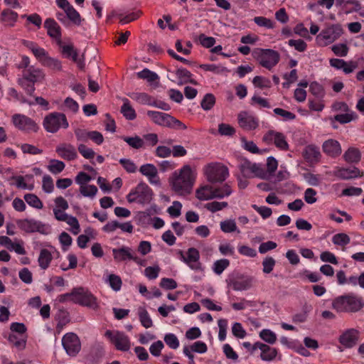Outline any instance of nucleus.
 Segmentation results:
<instances>
[{"label":"nucleus","mask_w":364,"mask_h":364,"mask_svg":"<svg viewBox=\"0 0 364 364\" xmlns=\"http://www.w3.org/2000/svg\"><path fill=\"white\" fill-rule=\"evenodd\" d=\"M195 176L188 165L183 166L180 170L173 173L169 183L172 190L179 196H186L191 192Z\"/></svg>","instance_id":"f257e3e1"},{"label":"nucleus","mask_w":364,"mask_h":364,"mask_svg":"<svg viewBox=\"0 0 364 364\" xmlns=\"http://www.w3.org/2000/svg\"><path fill=\"white\" fill-rule=\"evenodd\" d=\"M332 305L338 312L355 313L363 308L364 301L356 294H348L336 298Z\"/></svg>","instance_id":"f03ea898"},{"label":"nucleus","mask_w":364,"mask_h":364,"mask_svg":"<svg viewBox=\"0 0 364 364\" xmlns=\"http://www.w3.org/2000/svg\"><path fill=\"white\" fill-rule=\"evenodd\" d=\"M343 33L339 23L328 25L316 37V43L320 47H326L337 41Z\"/></svg>","instance_id":"7ed1b4c3"},{"label":"nucleus","mask_w":364,"mask_h":364,"mask_svg":"<svg viewBox=\"0 0 364 364\" xmlns=\"http://www.w3.org/2000/svg\"><path fill=\"white\" fill-rule=\"evenodd\" d=\"M153 196L152 189L146 183L140 182L127 194V200L130 203L145 205L151 201Z\"/></svg>","instance_id":"20e7f679"},{"label":"nucleus","mask_w":364,"mask_h":364,"mask_svg":"<svg viewBox=\"0 0 364 364\" xmlns=\"http://www.w3.org/2000/svg\"><path fill=\"white\" fill-rule=\"evenodd\" d=\"M43 126L46 132L54 134L60 129H67L69 123L65 114L54 112L44 117Z\"/></svg>","instance_id":"39448f33"},{"label":"nucleus","mask_w":364,"mask_h":364,"mask_svg":"<svg viewBox=\"0 0 364 364\" xmlns=\"http://www.w3.org/2000/svg\"><path fill=\"white\" fill-rule=\"evenodd\" d=\"M255 58L264 68L271 70L280 60L279 53L272 49L258 48L254 52Z\"/></svg>","instance_id":"423d86ee"},{"label":"nucleus","mask_w":364,"mask_h":364,"mask_svg":"<svg viewBox=\"0 0 364 364\" xmlns=\"http://www.w3.org/2000/svg\"><path fill=\"white\" fill-rule=\"evenodd\" d=\"M105 336L117 350L127 352L131 348L129 337L124 332L117 330H107Z\"/></svg>","instance_id":"0eeeda50"},{"label":"nucleus","mask_w":364,"mask_h":364,"mask_svg":"<svg viewBox=\"0 0 364 364\" xmlns=\"http://www.w3.org/2000/svg\"><path fill=\"white\" fill-rule=\"evenodd\" d=\"M74 304L87 307L92 310H97L100 306L97 297L87 289L83 287L75 288Z\"/></svg>","instance_id":"6e6552de"},{"label":"nucleus","mask_w":364,"mask_h":364,"mask_svg":"<svg viewBox=\"0 0 364 364\" xmlns=\"http://www.w3.org/2000/svg\"><path fill=\"white\" fill-rule=\"evenodd\" d=\"M205 174L211 183L223 182L228 177L229 171L226 166L220 163H211L205 168Z\"/></svg>","instance_id":"1a4fd4ad"},{"label":"nucleus","mask_w":364,"mask_h":364,"mask_svg":"<svg viewBox=\"0 0 364 364\" xmlns=\"http://www.w3.org/2000/svg\"><path fill=\"white\" fill-rule=\"evenodd\" d=\"M262 141L267 145H274L281 151H287L289 149L287 136L284 134L274 129L267 131L263 135Z\"/></svg>","instance_id":"9d476101"},{"label":"nucleus","mask_w":364,"mask_h":364,"mask_svg":"<svg viewBox=\"0 0 364 364\" xmlns=\"http://www.w3.org/2000/svg\"><path fill=\"white\" fill-rule=\"evenodd\" d=\"M11 122L17 129L26 132H37L39 127L31 117L23 114H14L11 117Z\"/></svg>","instance_id":"9b49d317"},{"label":"nucleus","mask_w":364,"mask_h":364,"mask_svg":"<svg viewBox=\"0 0 364 364\" xmlns=\"http://www.w3.org/2000/svg\"><path fill=\"white\" fill-rule=\"evenodd\" d=\"M62 346L70 357H75L81 350V341L75 333H67L62 338Z\"/></svg>","instance_id":"f8f14e48"},{"label":"nucleus","mask_w":364,"mask_h":364,"mask_svg":"<svg viewBox=\"0 0 364 364\" xmlns=\"http://www.w3.org/2000/svg\"><path fill=\"white\" fill-rule=\"evenodd\" d=\"M237 121L240 127L245 130H255L259 127V119L248 113L247 112H240L237 115Z\"/></svg>","instance_id":"ddd939ff"},{"label":"nucleus","mask_w":364,"mask_h":364,"mask_svg":"<svg viewBox=\"0 0 364 364\" xmlns=\"http://www.w3.org/2000/svg\"><path fill=\"white\" fill-rule=\"evenodd\" d=\"M59 255V252L53 246L41 250L38 258V265L42 270H46L53 259Z\"/></svg>","instance_id":"4468645a"},{"label":"nucleus","mask_w":364,"mask_h":364,"mask_svg":"<svg viewBox=\"0 0 364 364\" xmlns=\"http://www.w3.org/2000/svg\"><path fill=\"white\" fill-rule=\"evenodd\" d=\"M331 174L341 180H350L360 176V170L356 167H339L336 166L331 172Z\"/></svg>","instance_id":"2eb2a0df"},{"label":"nucleus","mask_w":364,"mask_h":364,"mask_svg":"<svg viewBox=\"0 0 364 364\" xmlns=\"http://www.w3.org/2000/svg\"><path fill=\"white\" fill-rule=\"evenodd\" d=\"M55 152L61 159L66 161H73L77 158L75 147L69 143H61L55 148Z\"/></svg>","instance_id":"dca6fc26"},{"label":"nucleus","mask_w":364,"mask_h":364,"mask_svg":"<svg viewBox=\"0 0 364 364\" xmlns=\"http://www.w3.org/2000/svg\"><path fill=\"white\" fill-rule=\"evenodd\" d=\"M112 255L114 259L118 262L133 260L137 263H139L141 261V259L134 255V252L132 248L126 246H123L117 249H113Z\"/></svg>","instance_id":"f3484780"},{"label":"nucleus","mask_w":364,"mask_h":364,"mask_svg":"<svg viewBox=\"0 0 364 364\" xmlns=\"http://www.w3.org/2000/svg\"><path fill=\"white\" fill-rule=\"evenodd\" d=\"M329 64L336 70H342L345 74L352 73L358 66V63L356 61H345L340 58L330 59Z\"/></svg>","instance_id":"a211bd4d"},{"label":"nucleus","mask_w":364,"mask_h":364,"mask_svg":"<svg viewBox=\"0 0 364 364\" xmlns=\"http://www.w3.org/2000/svg\"><path fill=\"white\" fill-rule=\"evenodd\" d=\"M140 173L146 176L149 182L154 186H160L161 181L156 167L152 164H146L140 166Z\"/></svg>","instance_id":"6ab92c4d"},{"label":"nucleus","mask_w":364,"mask_h":364,"mask_svg":"<svg viewBox=\"0 0 364 364\" xmlns=\"http://www.w3.org/2000/svg\"><path fill=\"white\" fill-rule=\"evenodd\" d=\"M360 332L355 328L345 331L339 337V342L345 348L353 347L358 342Z\"/></svg>","instance_id":"aec40b11"},{"label":"nucleus","mask_w":364,"mask_h":364,"mask_svg":"<svg viewBox=\"0 0 364 364\" xmlns=\"http://www.w3.org/2000/svg\"><path fill=\"white\" fill-rule=\"evenodd\" d=\"M18 228L26 232H42L45 227L41 221L35 219H23L17 222Z\"/></svg>","instance_id":"412c9836"},{"label":"nucleus","mask_w":364,"mask_h":364,"mask_svg":"<svg viewBox=\"0 0 364 364\" xmlns=\"http://www.w3.org/2000/svg\"><path fill=\"white\" fill-rule=\"evenodd\" d=\"M241 171L245 176L252 177L258 176L262 178L266 177V174L260 165L252 164L245 161L241 165Z\"/></svg>","instance_id":"4be33fe9"},{"label":"nucleus","mask_w":364,"mask_h":364,"mask_svg":"<svg viewBox=\"0 0 364 364\" xmlns=\"http://www.w3.org/2000/svg\"><path fill=\"white\" fill-rule=\"evenodd\" d=\"M147 116L153 121L154 123L164 127H171L173 117L168 114L149 110L147 112Z\"/></svg>","instance_id":"5701e85b"},{"label":"nucleus","mask_w":364,"mask_h":364,"mask_svg":"<svg viewBox=\"0 0 364 364\" xmlns=\"http://www.w3.org/2000/svg\"><path fill=\"white\" fill-rule=\"evenodd\" d=\"M322 149L326 155L331 158L338 157L342 152L341 144L333 139L325 141L322 144Z\"/></svg>","instance_id":"b1692460"},{"label":"nucleus","mask_w":364,"mask_h":364,"mask_svg":"<svg viewBox=\"0 0 364 364\" xmlns=\"http://www.w3.org/2000/svg\"><path fill=\"white\" fill-rule=\"evenodd\" d=\"M44 27L47 30V34L53 39L56 43H60L61 39V28L53 18H47L44 22Z\"/></svg>","instance_id":"393cba45"},{"label":"nucleus","mask_w":364,"mask_h":364,"mask_svg":"<svg viewBox=\"0 0 364 364\" xmlns=\"http://www.w3.org/2000/svg\"><path fill=\"white\" fill-rule=\"evenodd\" d=\"M257 347L260 350V359L265 362H272L275 360L279 353L277 348L271 347L269 345L262 342H260L257 345Z\"/></svg>","instance_id":"a878e982"},{"label":"nucleus","mask_w":364,"mask_h":364,"mask_svg":"<svg viewBox=\"0 0 364 364\" xmlns=\"http://www.w3.org/2000/svg\"><path fill=\"white\" fill-rule=\"evenodd\" d=\"M303 156L307 162L316 164L321 160V154L317 146L309 144L306 146L304 149Z\"/></svg>","instance_id":"bb28decb"},{"label":"nucleus","mask_w":364,"mask_h":364,"mask_svg":"<svg viewBox=\"0 0 364 364\" xmlns=\"http://www.w3.org/2000/svg\"><path fill=\"white\" fill-rule=\"evenodd\" d=\"M338 282L339 284H348L353 287L359 286L364 288V274L350 275L346 277V274H337Z\"/></svg>","instance_id":"cd10ccee"},{"label":"nucleus","mask_w":364,"mask_h":364,"mask_svg":"<svg viewBox=\"0 0 364 364\" xmlns=\"http://www.w3.org/2000/svg\"><path fill=\"white\" fill-rule=\"evenodd\" d=\"M57 44L60 47V51L64 57L71 58L74 62H77L78 54L72 43L65 44L61 40L60 43Z\"/></svg>","instance_id":"c85d7f7f"},{"label":"nucleus","mask_w":364,"mask_h":364,"mask_svg":"<svg viewBox=\"0 0 364 364\" xmlns=\"http://www.w3.org/2000/svg\"><path fill=\"white\" fill-rule=\"evenodd\" d=\"M18 15L11 9H5L1 12V21L5 26L14 27L18 20Z\"/></svg>","instance_id":"c756f323"},{"label":"nucleus","mask_w":364,"mask_h":364,"mask_svg":"<svg viewBox=\"0 0 364 364\" xmlns=\"http://www.w3.org/2000/svg\"><path fill=\"white\" fill-rule=\"evenodd\" d=\"M200 255L197 249L194 247L189 248L183 257L185 262L192 268L196 269L198 266Z\"/></svg>","instance_id":"7c9ffc66"},{"label":"nucleus","mask_w":364,"mask_h":364,"mask_svg":"<svg viewBox=\"0 0 364 364\" xmlns=\"http://www.w3.org/2000/svg\"><path fill=\"white\" fill-rule=\"evenodd\" d=\"M175 75L178 80V85H183L186 83H191L193 85L197 84L196 81L192 78L191 73L186 68H178L175 73Z\"/></svg>","instance_id":"2f4dec72"},{"label":"nucleus","mask_w":364,"mask_h":364,"mask_svg":"<svg viewBox=\"0 0 364 364\" xmlns=\"http://www.w3.org/2000/svg\"><path fill=\"white\" fill-rule=\"evenodd\" d=\"M128 96L134 100L136 102L144 105L151 106L154 105V97L145 92H132L128 94Z\"/></svg>","instance_id":"473e14b6"},{"label":"nucleus","mask_w":364,"mask_h":364,"mask_svg":"<svg viewBox=\"0 0 364 364\" xmlns=\"http://www.w3.org/2000/svg\"><path fill=\"white\" fill-rule=\"evenodd\" d=\"M8 341L16 349L22 350L26 348L27 336L26 335H18L12 333L9 335Z\"/></svg>","instance_id":"72a5a7b5"},{"label":"nucleus","mask_w":364,"mask_h":364,"mask_svg":"<svg viewBox=\"0 0 364 364\" xmlns=\"http://www.w3.org/2000/svg\"><path fill=\"white\" fill-rule=\"evenodd\" d=\"M196 197L200 200L214 199L213 187L210 185L200 187L196 191Z\"/></svg>","instance_id":"f704fd0d"},{"label":"nucleus","mask_w":364,"mask_h":364,"mask_svg":"<svg viewBox=\"0 0 364 364\" xmlns=\"http://www.w3.org/2000/svg\"><path fill=\"white\" fill-rule=\"evenodd\" d=\"M65 285L64 279L60 276H52L48 283L44 284L45 289L50 293L55 289L63 287Z\"/></svg>","instance_id":"c9c22d12"},{"label":"nucleus","mask_w":364,"mask_h":364,"mask_svg":"<svg viewBox=\"0 0 364 364\" xmlns=\"http://www.w3.org/2000/svg\"><path fill=\"white\" fill-rule=\"evenodd\" d=\"M343 159L347 163L357 164L361 159V152L355 147H350L345 151Z\"/></svg>","instance_id":"e433bc0d"},{"label":"nucleus","mask_w":364,"mask_h":364,"mask_svg":"<svg viewBox=\"0 0 364 364\" xmlns=\"http://www.w3.org/2000/svg\"><path fill=\"white\" fill-rule=\"evenodd\" d=\"M122 101L123 105L121 107L122 114L127 119H134L136 117V112L134 109L132 107L129 100L127 98H124Z\"/></svg>","instance_id":"4c0bfd02"},{"label":"nucleus","mask_w":364,"mask_h":364,"mask_svg":"<svg viewBox=\"0 0 364 364\" xmlns=\"http://www.w3.org/2000/svg\"><path fill=\"white\" fill-rule=\"evenodd\" d=\"M259 337L267 345H273L277 341V334L269 328H264L260 331L259 333Z\"/></svg>","instance_id":"58836bf2"},{"label":"nucleus","mask_w":364,"mask_h":364,"mask_svg":"<svg viewBox=\"0 0 364 364\" xmlns=\"http://www.w3.org/2000/svg\"><path fill=\"white\" fill-rule=\"evenodd\" d=\"M41 65L54 72H59L63 69L62 62L59 59L52 58L50 55L44 60Z\"/></svg>","instance_id":"ea45409f"},{"label":"nucleus","mask_w":364,"mask_h":364,"mask_svg":"<svg viewBox=\"0 0 364 364\" xmlns=\"http://www.w3.org/2000/svg\"><path fill=\"white\" fill-rule=\"evenodd\" d=\"M220 230L224 233H232L237 232L240 233V231L238 230L236 222L233 219H228L223 220L220 223Z\"/></svg>","instance_id":"a19ab883"},{"label":"nucleus","mask_w":364,"mask_h":364,"mask_svg":"<svg viewBox=\"0 0 364 364\" xmlns=\"http://www.w3.org/2000/svg\"><path fill=\"white\" fill-rule=\"evenodd\" d=\"M138 316H139V321H140L141 325L144 328H149L153 326L152 320H151L148 311H146V309L144 307L140 306L138 309Z\"/></svg>","instance_id":"79ce46f5"},{"label":"nucleus","mask_w":364,"mask_h":364,"mask_svg":"<svg viewBox=\"0 0 364 364\" xmlns=\"http://www.w3.org/2000/svg\"><path fill=\"white\" fill-rule=\"evenodd\" d=\"M65 164L63 161L58 159H50L47 166V169L51 173L57 175L61 173L65 169Z\"/></svg>","instance_id":"37998d69"},{"label":"nucleus","mask_w":364,"mask_h":364,"mask_svg":"<svg viewBox=\"0 0 364 364\" xmlns=\"http://www.w3.org/2000/svg\"><path fill=\"white\" fill-rule=\"evenodd\" d=\"M25 201L32 208L41 210L43 204L40 198L33 193H26L24 195Z\"/></svg>","instance_id":"c03bdc74"},{"label":"nucleus","mask_w":364,"mask_h":364,"mask_svg":"<svg viewBox=\"0 0 364 364\" xmlns=\"http://www.w3.org/2000/svg\"><path fill=\"white\" fill-rule=\"evenodd\" d=\"M136 75L139 78L146 80L149 82H153L158 80L159 78V75L156 73L149 70L148 68H144L141 71L138 72Z\"/></svg>","instance_id":"a18cd8bd"},{"label":"nucleus","mask_w":364,"mask_h":364,"mask_svg":"<svg viewBox=\"0 0 364 364\" xmlns=\"http://www.w3.org/2000/svg\"><path fill=\"white\" fill-rule=\"evenodd\" d=\"M122 139H123V141L127 143L129 146L136 149H139L142 148L144 145V140L138 136H135L133 137L122 136Z\"/></svg>","instance_id":"49530a36"},{"label":"nucleus","mask_w":364,"mask_h":364,"mask_svg":"<svg viewBox=\"0 0 364 364\" xmlns=\"http://www.w3.org/2000/svg\"><path fill=\"white\" fill-rule=\"evenodd\" d=\"M213 192H214V198H223L225 197L229 196L232 191L231 187L228 185L225 184L221 187L218 188H214L213 187Z\"/></svg>","instance_id":"de8ad7c7"},{"label":"nucleus","mask_w":364,"mask_h":364,"mask_svg":"<svg viewBox=\"0 0 364 364\" xmlns=\"http://www.w3.org/2000/svg\"><path fill=\"white\" fill-rule=\"evenodd\" d=\"M253 21L258 26L263 27L267 29H272L275 27V22L264 16H255L253 18Z\"/></svg>","instance_id":"09e8293b"},{"label":"nucleus","mask_w":364,"mask_h":364,"mask_svg":"<svg viewBox=\"0 0 364 364\" xmlns=\"http://www.w3.org/2000/svg\"><path fill=\"white\" fill-rule=\"evenodd\" d=\"M67 17L75 25L79 26L81 24L82 19L78 11L73 6L68 7L64 11Z\"/></svg>","instance_id":"8fccbe9b"},{"label":"nucleus","mask_w":364,"mask_h":364,"mask_svg":"<svg viewBox=\"0 0 364 364\" xmlns=\"http://www.w3.org/2000/svg\"><path fill=\"white\" fill-rule=\"evenodd\" d=\"M105 282L114 291H118L120 290L122 282L121 278L117 274H109L105 279Z\"/></svg>","instance_id":"3c124183"},{"label":"nucleus","mask_w":364,"mask_h":364,"mask_svg":"<svg viewBox=\"0 0 364 364\" xmlns=\"http://www.w3.org/2000/svg\"><path fill=\"white\" fill-rule=\"evenodd\" d=\"M80 194L83 197L93 198L97 193V188L95 185H87L80 187Z\"/></svg>","instance_id":"603ef678"},{"label":"nucleus","mask_w":364,"mask_h":364,"mask_svg":"<svg viewBox=\"0 0 364 364\" xmlns=\"http://www.w3.org/2000/svg\"><path fill=\"white\" fill-rule=\"evenodd\" d=\"M309 91L316 98H323L326 94L323 86L317 82L310 84Z\"/></svg>","instance_id":"864d4df0"},{"label":"nucleus","mask_w":364,"mask_h":364,"mask_svg":"<svg viewBox=\"0 0 364 364\" xmlns=\"http://www.w3.org/2000/svg\"><path fill=\"white\" fill-rule=\"evenodd\" d=\"M252 84L255 87L260 89L269 88L272 86L271 80L263 76H255L252 80Z\"/></svg>","instance_id":"5fc2aeb1"},{"label":"nucleus","mask_w":364,"mask_h":364,"mask_svg":"<svg viewBox=\"0 0 364 364\" xmlns=\"http://www.w3.org/2000/svg\"><path fill=\"white\" fill-rule=\"evenodd\" d=\"M357 118L358 115L353 111H350L345 114H337L334 117L335 120L341 124L348 123L351 121L355 120Z\"/></svg>","instance_id":"6e6d98bb"},{"label":"nucleus","mask_w":364,"mask_h":364,"mask_svg":"<svg viewBox=\"0 0 364 364\" xmlns=\"http://www.w3.org/2000/svg\"><path fill=\"white\" fill-rule=\"evenodd\" d=\"M42 77L43 73L41 70L39 69H35L33 68H30L28 69L23 75V77H26L33 82L38 81Z\"/></svg>","instance_id":"4d7b16f0"},{"label":"nucleus","mask_w":364,"mask_h":364,"mask_svg":"<svg viewBox=\"0 0 364 364\" xmlns=\"http://www.w3.org/2000/svg\"><path fill=\"white\" fill-rule=\"evenodd\" d=\"M184 348L188 349L192 353H205L208 350L207 345L201 341H198L193 343L191 346H185Z\"/></svg>","instance_id":"13d9d810"},{"label":"nucleus","mask_w":364,"mask_h":364,"mask_svg":"<svg viewBox=\"0 0 364 364\" xmlns=\"http://www.w3.org/2000/svg\"><path fill=\"white\" fill-rule=\"evenodd\" d=\"M332 242L338 246H346L350 242V237L346 233H338L333 236Z\"/></svg>","instance_id":"bf43d9fd"},{"label":"nucleus","mask_w":364,"mask_h":364,"mask_svg":"<svg viewBox=\"0 0 364 364\" xmlns=\"http://www.w3.org/2000/svg\"><path fill=\"white\" fill-rule=\"evenodd\" d=\"M308 103L309 109L316 112H321L325 107L323 98H309Z\"/></svg>","instance_id":"052dcab7"},{"label":"nucleus","mask_w":364,"mask_h":364,"mask_svg":"<svg viewBox=\"0 0 364 364\" xmlns=\"http://www.w3.org/2000/svg\"><path fill=\"white\" fill-rule=\"evenodd\" d=\"M228 206V203L227 202H218V201H213L210 203H208L205 205V208L211 213H215L223 209L227 208Z\"/></svg>","instance_id":"680f3d73"},{"label":"nucleus","mask_w":364,"mask_h":364,"mask_svg":"<svg viewBox=\"0 0 364 364\" xmlns=\"http://www.w3.org/2000/svg\"><path fill=\"white\" fill-rule=\"evenodd\" d=\"M64 222H65L70 227V231L73 235H76L80 232V226L77 219L75 217L69 215Z\"/></svg>","instance_id":"e2e57ef3"},{"label":"nucleus","mask_w":364,"mask_h":364,"mask_svg":"<svg viewBox=\"0 0 364 364\" xmlns=\"http://www.w3.org/2000/svg\"><path fill=\"white\" fill-rule=\"evenodd\" d=\"M242 146L247 151L252 154H262V151L257 147V144L252 141H248L245 138L241 139Z\"/></svg>","instance_id":"0e129e2a"},{"label":"nucleus","mask_w":364,"mask_h":364,"mask_svg":"<svg viewBox=\"0 0 364 364\" xmlns=\"http://www.w3.org/2000/svg\"><path fill=\"white\" fill-rule=\"evenodd\" d=\"M231 331L232 335L240 339H242L246 337L247 332L243 328L242 325L239 322H235L232 325Z\"/></svg>","instance_id":"69168bd1"},{"label":"nucleus","mask_w":364,"mask_h":364,"mask_svg":"<svg viewBox=\"0 0 364 364\" xmlns=\"http://www.w3.org/2000/svg\"><path fill=\"white\" fill-rule=\"evenodd\" d=\"M215 103V96L213 94L208 93V94H206L203 97V98L200 102V105H201V107L204 110H210L213 108Z\"/></svg>","instance_id":"338daca9"},{"label":"nucleus","mask_w":364,"mask_h":364,"mask_svg":"<svg viewBox=\"0 0 364 364\" xmlns=\"http://www.w3.org/2000/svg\"><path fill=\"white\" fill-rule=\"evenodd\" d=\"M42 189L46 193H51L54 191L53 180L49 175H44L42 179Z\"/></svg>","instance_id":"774afa93"}]
</instances>
